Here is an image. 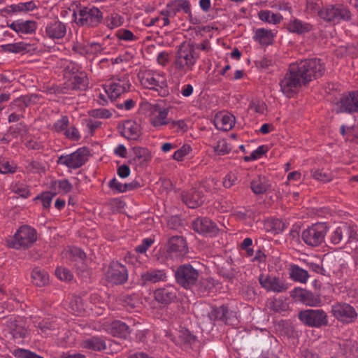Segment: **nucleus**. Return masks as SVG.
<instances>
[{"label": "nucleus", "mask_w": 358, "mask_h": 358, "mask_svg": "<svg viewBox=\"0 0 358 358\" xmlns=\"http://www.w3.org/2000/svg\"><path fill=\"white\" fill-rule=\"evenodd\" d=\"M324 71V64L317 58L304 59L292 64L280 81V90L285 96L291 97L313 78L322 76Z\"/></svg>", "instance_id": "1"}, {"label": "nucleus", "mask_w": 358, "mask_h": 358, "mask_svg": "<svg viewBox=\"0 0 358 358\" xmlns=\"http://www.w3.org/2000/svg\"><path fill=\"white\" fill-rule=\"evenodd\" d=\"M64 86L69 90H86L89 80L85 72L80 71L78 65L73 62H67L64 67Z\"/></svg>", "instance_id": "2"}, {"label": "nucleus", "mask_w": 358, "mask_h": 358, "mask_svg": "<svg viewBox=\"0 0 358 358\" xmlns=\"http://www.w3.org/2000/svg\"><path fill=\"white\" fill-rule=\"evenodd\" d=\"M138 76L145 88L157 91L162 97H165L169 94L164 73L152 70H143L138 73Z\"/></svg>", "instance_id": "3"}, {"label": "nucleus", "mask_w": 358, "mask_h": 358, "mask_svg": "<svg viewBox=\"0 0 358 358\" xmlns=\"http://www.w3.org/2000/svg\"><path fill=\"white\" fill-rule=\"evenodd\" d=\"M36 240V231L28 225H22L13 237L7 240V245L16 250H25L31 247Z\"/></svg>", "instance_id": "4"}, {"label": "nucleus", "mask_w": 358, "mask_h": 358, "mask_svg": "<svg viewBox=\"0 0 358 358\" xmlns=\"http://www.w3.org/2000/svg\"><path fill=\"white\" fill-rule=\"evenodd\" d=\"M328 227L325 223L313 224L302 231L301 238L306 245L316 248L324 243Z\"/></svg>", "instance_id": "5"}, {"label": "nucleus", "mask_w": 358, "mask_h": 358, "mask_svg": "<svg viewBox=\"0 0 358 358\" xmlns=\"http://www.w3.org/2000/svg\"><path fill=\"white\" fill-rule=\"evenodd\" d=\"M320 17L324 21L338 24L341 21H350L352 14L348 6L337 3L322 8L320 11Z\"/></svg>", "instance_id": "6"}, {"label": "nucleus", "mask_w": 358, "mask_h": 358, "mask_svg": "<svg viewBox=\"0 0 358 358\" xmlns=\"http://www.w3.org/2000/svg\"><path fill=\"white\" fill-rule=\"evenodd\" d=\"M199 271L190 264H184L175 271L176 282L182 287L192 289L199 280Z\"/></svg>", "instance_id": "7"}, {"label": "nucleus", "mask_w": 358, "mask_h": 358, "mask_svg": "<svg viewBox=\"0 0 358 358\" xmlns=\"http://www.w3.org/2000/svg\"><path fill=\"white\" fill-rule=\"evenodd\" d=\"M299 319L306 326L320 328L329 324L327 313L322 309H307L299 313Z\"/></svg>", "instance_id": "8"}, {"label": "nucleus", "mask_w": 358, "mask_h": 358, "mask_svg": "<svg viewBox=\"0 0 358 358\" xmlns=\"http://www.w3.org/2000/svg\"><path fill=\"white\" fill-rule=\"evenodd\" d=\"M145 108L150 124L159 129L162 127L170 124L171 120L168 117L169 110L159 103H146Z\"/></svg>", "instance_id": "9"}, {"label": "nucleus", "mask_w": 358, "mask_h": 358, "mask_svg": "<svg viewBox=\"0 0 358 358\" xmlns=\"http://www.w3.org/2000/svg\"><path fill=\"white\" fill-rule=\"evenodd\" d=\"M73 15L76 23L80 26L96 27L103 18L102 13L96 7H84Z\"/></svg>", "instance_id": "10"}, {"label": "nucleus", "mask_w": 358, "mask_h": 358, "mask_svg": "<svg viewBox=\"0 0 358 358\" xmlns=\"http://www.w3.org/2000/svg\"><path fill=\"white\" fill-rule=\"evenodd\" d=\"M331 313L342 324L353 323L358 317L356 309L345 302H336L333 304Z\"/></svg>", "instance_id": "11"}, {"label": "nucleus", "mask_w": 358, "mask_h": 358, "mask_svg": "<svg viewBox=\"0 0 358 358\" xmlns=\"http://www.w3.org/2000/svg\"><path fill=\"white\" fill-rule=\"evenodd\" d=\"M89 155V150L85 147H83L70 155H61L58 158L57 163L64 165L69 169H76L81 167L88 161Z\"/></svg>", "instance_id": "12"}, {"label": "nucleus", "mask_w": 358, "mask_h": 358, "mask_svg": "<svg viewBox=\"0 0 358 358\" xmlns=\"http://www.w3.org/2000/svg\"><path fill=\"white\" fill-rule=\"evenodd\" d=\"M357 233L354 226L348 223H342L331 232L329 240L331 243L338 245L342 243H350L357 239Z\"/></svg>", "instance_id": "13"}, {"label": "nucleus", "mask_w": 358, "mask_h": 358, "mask_svg": "<svg viewBox=\"0 0 358 358\" xmlns=\"http://www.w3.org/2000/svg\"><path fill=\"white\" fill-rule=\"evenodd\" d=\"M106 280L113 285H123L128 280L126 266L118 262H112L106 273Z\"/></svg>", "instance_id": "14"}, {"label": "nucleus", "mask_w": 358, "mask_h": 358, "mask_svg": "<svg viewBox=\"0 0 358 358\" xmlns=\"http://www.w3.org/2000/svg\"><path fill=\"white\" fill-rule=\"evenodd\" d=\"M181 10L188 15L189 20L192 24L197 23V20L192 17L191 5L187 0H174L170 1L167 3L166 9L161 12V14L164 16L173 17Z\"/></svg>", "instance_id": "15"}, {"label": "nucleus", "mask_w": 358, "mask_h": 358, "mask_svg": "<svg viewBox=\"0 0 358 358\" xmlns=\"http://www.w3.org/2000/svg\"><path fill=\"white\" fill-rule=\"evenodd\" d=\"M259 282L262 287L267 292L281 293L288 289V285L283 279L270 275L261 274Z\"/></svg>", "instance_id": "16"}, {"label": "nucleus", "mask_w": 358, "mask_h": 358, "mask_svg": "<svg viewBox=\"0 0 358 358\" xmlns=\"http://www.w3.org/2000/svg\"><path fill=\"white\" fill-rule=\"evenodd\" d=\"M175 56L194 66L199 58V55L195 51V43L190 41L183 42L178 46Z\"/></svg>", "instance_id": "17"}, {"label": "nucleus", "mask_w": 358, "mask_h": 358, "mask_svg": "<svg viewBox=\"0 0 358 358\" xmlns=\"http://www.w3.org/2000/svg\"><path fill=\"white\" fill-rule=\"evenodd\" d=\"M192 227L197 233L209 236H215L219 231L217 224L208 217L196 218L192 222Z\"/></svg>", "instance_id": "18"}, {"label": "nucleus", "mask_w": 358, "mask_h": 358, "mask_svg": "<svg viewBox=\"0 0 358 358\" xmlns=\"http://www.w3.org/2000/svg\"><path fill=\"white\" fill-rule=\"evenodd\" d=\"M291 296L296 301L308 306L315 307L321 303V299L319 295L304 289H294L292 292Z\"/></svg>", "instance_id": "19"}, {"label": "nucleus", "mask_w": 358, "mask_h": 358, "mask_svg": "<svg viewBox=\"0 0 358 358\" xmlns=\"http://www.w3.org/2000/svg\"><path fill=\"white\" fill-rule=\"evenodd\" d=\"M155 301L164 306L173 302L177 298V289L171 285L156 289L153 292Z\"/></svg>", "instance_id": "20"}, {"label": "nucleus", "mask_w": 358, "mask_h": 358, "mask_svg": "<svg viewBox=\"0 0 358 358\" xmlns=\"http://www.w3.org/2000/svg\"><path fill=\"white\" fill-rule=\"evenodd\" d=\"M340 112H358V90L343 94L338 103Z\"/></svg>", "instance_id": "21"}, {"label": "nucleus", "mask_w": 358, "mask_h": 358, "mask_svg": "<svg viewBox=\"0 0 358 358\" xmlns=\"http://www.w3.org/2000/svg\"><path fill=\"white\" fill-rule=\"evenodd\" d=\"M168 276L165 269L150 268L141 274V280L143 285L167 281Z\"/></svg>", "instance_id": "22"}, {"label": "nucleus", "mask_w": 358, "mask_h": 358, "mask_svg": "<svg viewBox=\"0 0 358 358\" xmlns=\"http://www.w3.org/2000/svg\"><path fill=\"white\" fill-rule=\"evenodd\" d=\"M187 250L186 241L180 236L171 237L166 244V250L170 255L182 256L187 252Z\"/></svg>", "instance_id": "23"}, {"label": "nucleus", "mask_w": 358, "mask_h": 358, "mask_svg": "<svg viewBox=\"0 0 358 358\" xmlns=\"http://www.w3.org/2000/svg\"><path fill=\"white\" fill-rule=\"evenodd\" d=\"M66 34V26L59 20H52L45 27V34L51 39L63 38Z\"/></svg>", "instance_id": "24"}, {"label": "nucleus", "mask_w": 358, "mask_h": 358, "mask_svg": "<svg viewBox=\"0 0 358 358\" xmlns=\"http://www.w3.org/2000/svg\"><path fill=\"white\" fill-rule=\"evenodd\" d=\"M130 86L128 81L118 80L111 83L106 90V92L112 101L115 100L122 94L129 91Z\"/></svg>", "instance_id": "25"}, {"label": "nucleus", "mask_w": 358, "mask_h": 358, "mask_svg": "<svg viewBox=\"0 0 358 358\" xmlns=\"http://www.w3.org/2000/svg\"><path fill=\"white\" fill-rule=\"evenodd\" d=\"M194 66L184 61L182 59L175 56L172 64V74L174 78L180 80L187 73L194 70Z\"/></svg>", "instance_id": "26"}, {"label": "nucleus", "mask_w": 358, "mask_h": 358, "mask_svg": "<svg viewBox=\"0 0 358 358\" xmlns=\"http://www.w3.org/2000/svg\"><path fill=\"white\" fill-rule=\"evenodd\" d=\"M182 197L183 202L190 208H197L204 202L202 192L195 189L182 194Z\"/></svg>", "instance_id": "27"}, {"label": "nucleus", "mask_w": 358, "mask_h": 358, "mask_svg": "<svg viewBox=\"0 0 358 358\" xmlns=\"http://www.w3.org/2000/svg\"><path fill=\"white\" fill-rule=\"evenodd\" d=\"M9 27L17 34H31L36 30V22L33 20H15L13 22Z\"/></svg>", "instance_id": "28"}, {"label": "nucleus", "mask_w": 358, "mask_h": 358, "mask_svg": "<svg viewBox=\"0 0 358 358\" xmlns=\"http://www.w3.org/2000/svg\"><path fill=\"white\" fill-rule=\"evenodd\" d=\"M313 26L310 23L303 22L296 18L291 19L287 24V29L291 33L303 34L312 30Z\"/></svg>", "instance_id": "29"}, {"label": "nucleus", "mask_w": 358, "mask_h": 358, "mask_svg": "<svg viewBox=\"0 0 358 358\" xmlns=\"http://www.w3.org/2000/svg\"><path fill=\"white\" fill-rule=\"evenodd\" d=\"M235 117L231 114H220L215 116V125L217 129L222 131H229L234 125Z\"/></svg>", "instance_id": "30"}, {"label": "nucleus", "mask_w": 358, "mask_h": 358, "mask_svg": "<svg viewBox=\"0 0 358 358\" xmlns=\"http://www.w3.org/2000/svg\"><path fill=\"white\" fill-rule=\"evenodd\" d=\"M81 346L83 348L93 351H102L106 349L105 341L102 338L96 336L83 340Z\"/></svg>", "instance_id": "31"}, {"label": "nucleus", "mask_w": 358, "mask_h": 358, "mask_svg": "<svg viewBox=\"0 0 358 358\" xmlns=\"http://www.w3.org/2000/svg\"><path fill=\"white\" fill-rule=\"evenodd\" d=\"M250 188L255 194H263L269 188L268 180L265 176H257L250 182Z\"/></svg>", "instance_id": "32"}, {"label": "nucleus", "mask_w": 358, "mask_h": 358, "mask_svg": "<svg viewBox=\"0 0 358 358\" xmlns=\"http://www.w3.org/2000/svg\"><path fill=\"white\" fill-rule=\"evenodd\" d=\"M134 157L129 160L131 164L141 165L151 159L150 151L145 148L135 147L132 149Z\"/></svg>", "instance_id": "33"}, {"label": "nucleus", "mask_w": 358, "mask_h": 358, "mask_svg": "<svg viewBox=\"0 0 358 358\" xmlns=\"http://www.w3.org/2000/svg\"><path fill=\"white\" fill-rule=\"evenodd\" d=\"M36 97L35 96H20L16 99H15L13 102L10 103L9 107L10 110L17 113L24 114L25 108L31 103L32 101V98Z\"/></svg>", "instance_id": "34"}, {"label": "nucleus", "mask_w": 358, "mask_h": 358, "mask_svg": "<svg viewBox=\"0 0 358 358\" xmlns=\"http://www.w3.org/2000/svg\"><path fill=\"white\" fill-rule=\"evenodd\" d=\"M109 331L113 336L120 338H126L130 334L128 325L119 320H115L110 324Z\"/></svg>", "instance_id": "35"}, {"label": "nucleus", "mask_w": 358, "mask_h": 358, "mask_svg": "<svg viewBox=\"0 0 358 358\" xmlns=\"http://www.w3.org/2000/svg\"><path fill=\"white\" fill-rule=\"evenodd\" d=\"M35 8H36L35 2L34 1H30L25 3L12 4L4 10L6 13L10 14L16 13H27L34 10Z\"/></svg>", "instance_id": "36"}, {"label": "nucleus", "mask_w": 358, "mask_h": 358, "mask_svg": "<svg viewBox=\"0 0 358 358\" xmlns=\"http://www.w3.org/2000/svg\"><path fill=\"white\" fill-rule=\"evenodd\" d=\"M31 279L34 285L38 287H43L48 284L49 276L46 271L36 267L31 272Z\"/></svg>", "instance_id": "37"}, {"label": "nucleus", "mask_w": 358, "mask_h": 358, "mask_svg": "<svg viewBox=\"0 0 358 358\" xmlns=\"http://www.w3.org/2000/svg\"><path fill=\"white\" fill-rule=\"evenodd\" d=\"M290 278L294 281L306 283L309 275L306 270L301 268L297 265L292 264L289 268Z\"/></svg>", "instance_id": "38"}, {"label": "nucleus", "mask_w": 358, "mask_h": 358, "mask_svg": "<svg viewBox=\"0 0 358 358\" xmlns=\"http://www.w3.org/2000/svg\"><path fill=\"white\" fill-rule=\"evenodd\" d=\"M274 35L271 30L258 29L256 30L254 38L261 45H268L273 43Z\"/></svg>", "instance_id": "39"}, {"label": "nucleus", "mask_w": 358, "mask_h": 358, "mask_svg": "<svg viewBox=\"0 0 358 358\" xmlns=\"http://www.w3.org/2000/svg\"><path fill=\"white\" fill-rule=\"evenodd\" d=\"M140 127L132 121L127 122L124 125V136L129 138L136 140L140 136Z\"/></svg>", "instance_id": "40"}, {"label": "nucleus", "mask_w": 358, "mask_h": 358, "mask_svg": "<svg viewBox=\"0 0 358 358\" xmlns=\"http://www.w3.org/2000/svg\"><path fill=\"white\" fill-rule=\"evenodd\" d=\"M196 286V291L201 295H206L214 286V280L210 278H199L198 282L194 285Z\"/></svg>", "instance_id": "41"}, {"label": "nucleus", "mask_w": 358, "mask_h": 358, "mask_svg": "<svg viewBox=\"0 0 358 358\" xmlns=\"http://www.w3.org/2000/svg\"><path fill=\"white\" fill-rule=\"evenodd\" d=\"M259 17L262 21L273 24L280 23L282 20V17L280 13H274L268 10H261L259 13Z\"/></svg>", "instance_id": "42"}, {"label": "nucleus", "mask_w": 358, "mask_h": 358, "mask_svg": "<svg viewBox=\"0 0 358 358\" xmlns=\"http://www.w3.org/2000/svg\"><path fill=\"white\" fill-rule=\"evenodd\" d=\"M228 314V308L225 306H221L213 309L209 313V317L211 320H220L227 322Z\"/></svg>", "instance_id": "43"}, {"label": "nucleus", "mask_w": 358, "mask_h": 358, "mask_svg": "<svg viewBox=\"0 0 358 358\" xmlns=\"http://www.w3.org/2000/svg\"><path fill=\"white\" fill-rule=\"evenodd\" d=\"M266 226L268 231H271L274 234H278L282 231L285 228V224L279 219H271L268 220Z\"/></svg>", "instance_id": "44"}, {"label": "nucleus", "mask_w": 358, "mask_h": 358, "mask_svg": "<svg viewBox=\"0 0 358 358\" xmlns=\"http://www.w3.org/2000/svg\"><path fill=\"white\" fill-rule=\"evenodd\" d=\"M11 189L13 192L24 199L28 198L30 195L29 187L24 183L16 182L12 185Z\"/></svg>", "instance_id": "45"}, {"label": "nucleus", "mask_w": 358, "mask_h": 358, "mask_svg": "<svg viewBox=\"0 0 358 358\" xmlns=\"http://www.w3.org/2000/svg\"><path fill=\"white\" fill-rule=\"evenodd\" d=\"M69 258L72 262H83L86 255L83 250L77 247H72L69 250Z\"/></svg>", "instance_id": "46"}, {"label": "nucleus", "mask_w": 358, "mask_h": 358, "mask_svg": "<svg viewBox=\"0 0 358 358\" xmlns=\"http://www.w3.org/2000/svg\"><path fill=\"white\" fill-rule=\"evenodd\" d=\"M268 308L275 313H281L287 309V304L282 299H272L268 302Z\"/></svg>", "instance_id": "47"}, {"label": "nucleus", "mask_w": 358, "mask_h": 358, "mask_svg": "<svg viewBox=\"0 0 358 358\" xmlns=\"http://www.w3.org/2000/svg\"><path fill=\"white\" fill-rule=\"evenodd\" d=\"M35 327L41 330V334H44L46 336H48L51 331L56 329L55 324L48 320H44L38 322L35 324Z\"/></svg>", "instance_id": "48"}, {"label": "nucleus", "mask_w": 358, "mask_h": 358, "mask_svg": "<svg viewBox=\"0 0 358 358\" xmlns=\"http://www.w3.org/2000/svg\"><path fill=\"white\" fill-rule=\"evenodd\" d=\"M311 176L313 178L321 182H329L332 180L331 175L323 169H315L311 171Z\"/></svg>", "instance_id": "49"}, {"label": "nucleus", "mask_w": 358, "mask_h": 358, "mask_svg": "<svg viewBox=\"0 0 358 358\" xmlns=\"http://www.w3.org/2000/svg\"><path fill=\"white\" fill-rule=\"evenodd\" d=\"M55 193H52L50 192H43L41 195L37 196L34 198V200H41L42 205L45 209H48L50 206L53 197L55 196Z\"/></svg>", "instance_id": "50"}, {"label": "nucleus", "mask_w": 358, "mask_h": 358, "mask_svg": "<svg viewBox=\"0 0 358 358\" xmlns=\"http://www.w3.org/2000/svg\"><path fill=\"white\" fill-rule=\"evenodd\" d=\"M2 49L6 52L19 53L26 50V46L22 43H16L2 45Z\"/></svg>", "instance_id": "51"}, {"label": "nucleus", "mask_w": 358, "mask_h": 358, "mask_svg": "<svg viewBox=\"0 0 358 358\" xmlns=\"http://www.w3.org/2000/svg\"><path fill=\"white\" fill-rule=\"evenodd\" d=\"M214 151L220 155H224L231 151V148L229 146L227 140L220 139L214 147Z\"/></svg>", "instance_id": "52"}, {"label": "nucleus", "mask_w": 358, "mask_h": 358, "mask_svg": "<svg viewBox=\"0 0 358 358\" xmlns=\"http://www.w3.org/2000/svg\"><path fill=\"white\" fill-rule=\"evenodd\" d=\"M69 124V117L67 116H63L61 119L57 120L54 123L52 129L57 133L63 131H65L67 129Z\"/></svg>", "instance_id": "53"}, {"label": "nucleus", "mask_w": 358, "mask_h": 358, "mask_svg": "<svg viewBox=\"0 0 358 358\" xmlns=\"http://www.w3.org/2000/svg\"><path fill=\"white\" fill-rule=\"evenodd\" d=\"M55 185L58 187L59 192L62 194H67L73 189V185L67 179L56 180Z\"/></svg>", "instance_id": "54"}, {"label": "nucleus", "mask_w": 358, "mask_h": 358, "mask_svg": "<svg viewBox=\"0 0 358 358\" xmlns=\"http://www.w3.org/2000/svg\"><path fill=\"white\" fill-rule=\"evenodd\" d=\"M89 115L94 118H109L111 117V112L106 108L93 109L89 111Z\"/></svg>", "instance_id": "55"}, {"label": "nucleus", "mask_w": 358, "mask_h": 358, "mask_svg": "<svg viewBox=\"0 0 358 358\" xmlns=\"http://www.w3.org/2000/svg\"><path fill=\"white\" fill-rule=\"evenodd\" d=\"M116 36L122 41H132L137 39L136 36L128 29H121L116 32Z\"/></svg>", "instance_id": "56"}, {"label": "nucleus", "mask_w": 358, "mask_h": 358, "mask_svg": "<svg viewBox=\"0 0 358 358\" xmlns=\"http://www.w3.org/2000/svg\"><path fill=\"white\" fill-rule=\"evenodd\" d=\"M10 328L11 334L14 338H23L26 337L27 330L24 327L15 324Z\"/></svg>", "instance_id": "57"}, {"label": "nucleus", "mask_w": 358, "mask_h": 358, "mask_svg": "<svg viewBox=\"0 0 358 358\" xmlns=\"http://www.w3.org/2000/svg\"><path fill=\"white\" fill-rule=\"evenodd\" d=\"M26 169L32 173H41L45 171L44 166L37 161H27Z\"/></svg>", "instance_id": "58"}, {"label": "nucleus", "mask_w": 358, "mask_h": 358, "mask_svg": "<svg viewBox=\"0 0 358 358\" xmlns=\"http://www.w3.org/2000/svg\"><path fill=\"white\" fill-rule=\"evenodd\" d=\"M267 152V148L265 145L259 146L255 150H254L250 156L244 157L245 162L251 160H255L260 158L264 153Z\"/></svg>", "instance_id": "59"}, {"label": "nucleus", "mask_w": 358, "mask_h": 358, "mask_svg": "<svg viewBox=\"0 0 358 358\" xmlns=\"http://www.w3.org/2000/svg\"><path fill=\"white\" fill-rule=\"evenodd\" d=\"M191 150L190 145L187 144L184 145L174 152L173 158L176 161H182L183 158L189 153Z\"/></svg>", "instance_id": "60"}, {"label": "nucleus", "mask_w": 358, "mask_h": 358, "mask_svg": "<svg viewBox=\"0 0 358 358\" xmlns=\"http://www.w3.org/2000/svg\"><path fill=\"white\" fill-rule=\"evenodd\" d=\"M16 166L13 164H10L8 161L2 160L0 162V173H13L15 171Z\"/></svg>", "instance_id": "61"}, {"label": "nucleus", "mask_w": 358, "mask_h": 358, "mask_svg": "<svg viewBox=\"0 0 358 358\" xmlns=\"http://www.w3.org/2000/svg\"><path fill=\"white\" fill-rule=\"evenodd\" d=\"M154 243V239L151 238H145L143 240L142 243L136 247V252L138 253H145L148 248Z\"/></svg>", "instance_id": "62"}, {"label": "nucleus", "mask_w": 358, "mask_h": 358, "mask_svg": "<svg viewBox=\"0 0 358 358\" xmlns=\"http://www.w3.org/2000/svg\"><path fill=\"white\" fill-rule=\"evenodd\" d=\"M320 6L318 3L313 1H308L306 3V12L310 15L317 13L320 16V11H321Z\"/></svg>", "instance_id": "63"}, {"label": "nucleus", "mask_w": 358, "mask_h": 358, "mask_svg": "<svg viewBox=\"0 0 358 358\" xmlns=\"http://www.w3.org/2000/svg\"><path fill=\"white\" fill-rule=\"evenodd\" d=\"M56 275L62 280H71L72 279V273L66 268H57L55 271Z\"/></svg>", "instance_id": "64"}]
</instances>
